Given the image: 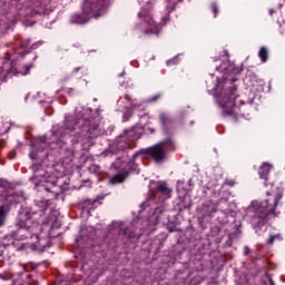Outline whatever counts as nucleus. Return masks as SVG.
Here are the masks:
<instances>
[{
  "mask_svg": "<svg viewBox=\"0 0 285 285\" xmlns=\"http://www.w3.org/2000/svg\"><path fill=\"white\" fill-rule=\"evenodd\" d=\"M77 118L73 122L72 127V118H66L65 128L63 127H53L52 134L50 138L41 137L40 141L45 144H57L61 146L63 144V136L71 132L72 137L76 139H71L72 144H79L80 141H88V139H95L101 135V130H99V125L95 121V119H87L81 115V110L79 108L76 109Z\"/></svg>",
  "mask_w": 285,
  "mask_h": 285,
  "instance_id": "obj_1",
  "label": "nucleus"
},
{
  "mask_svg": "<svg viewBox=\"0 0 285 285\" xmlns=\"http://www.w3.org/2000/svg\"><path fill=\"white\" fill-rule=\"evenodd\" d=\"M282 197H284V190L279 187H274L271 191H267V198L261 202V206L253 217V224L264 226V224L268 222V216L275 215V210H277Z\"/></svg>",
  "mask_w": 285,
  "mask_h": 285,
  "instance_id": "obj_2",
  "label": "nucleus"
},
{
  "mask_svg": "<svg viewBox=\"0 0 285 285\" xmlns=\"http://www.w3.org/2000/svg\"><path fill=\"white\" fill-rule=\"evenodd\" d=\"M107 4V1L101 4L86 3L82 8V13H76L71 17V23H88L92 18L99 19L104 14Z\"/></svg>",
  "mask_w": 285,
  "mask_h": 285,
  "instance_id": "obj_3",
  "label": "nucleus"
},
{
  "mask_svg": "<svg viewBox=\"0 0 285 285\" xmlns=\"http://www.w3.org/2000/svg\"><path fill=\"white\" fill-rule=\"evenodd\" d=\"M235 99H237V87L232 86L222 91L219 99V106L223 108L224 117H237V105H235Z\"/></svg>",
  "mask_w": 285,
  "mask_h": 285,
  "instance_id": "obj_4",
  "label": "nucleus"
},
{
  "mask_svg": "<svg viewBox=\"0 0 285 285\" xmlns=\"http://www.w3.org/2000/svg\"><path fill=\"white\" fill-rule=\"evenodd\" d=\"M135 139H137V136H135V130L130 129L125 135L116 139V145L111 147V153L117 155L119 151L126 150V148H132L130 144H132Z\"/></svg>",
  "mask_w": 285,
  "mask_h": 285,
  "instance_id": "obj_5",
  "label": "nucleus"
},
{
  "mask_svg": "<svg viewBox=\"0 0 285 285\" xmlns=\"http://www.w3.org/2000/svg\"><path fill=\"white\" fill-rule=\"evenodd\" d=\"M18 219L21 226L28 227V230H31V233H33L31 237H35L36 240H39V234L37 233V230H41V225H39V223H33V227H30V225H28L30 224V219H32V214L28 212V209H24L18 215ZM35 228L37 230H35Z\"/></svg>",
  "mask_w": 285,
  "mask_h": 285,
  "instance_id": "obj_6",
  "label": "nucleus"
},
{
  "mask_svg": "<svg viewBox=\"0 0 285 285\" xmlns=\"http://www.w3.org/2000/svg\"><path fill=\"white\" fill-rule=\"evenodd\" d=\"M138 17L142 19V28H145V35H150L157 32L159 24L153 19L150 12L141 11Z\"/></svg>",
  "mask_w": 285,
  "mask_h": 285,
  "instance_id": "obj_7",
  "label": "nucleus"
},
{
  "mask_svg": "<svg viewBox=\"0 0 285 285\" xmlns=\"http://www.w3.org/2000/svg\"><path fill=\"white\" fill-rule=\"evenodd\" d=\"M166 144L160 142L147 149V153L155 161H161L166 159Z\"/></svg>",
  "mask_w": 285,
  "mask_h": 285,
  "instance_id": "obj_8",
  "label": "nucleus"
},
{
  "mask_svg": "<svg viewBox=\"0 0 285 285\" xmlns=\"http://www.w3.org/2000/svg\"><path fill=\"white\" fill-rule=\"evenodd\" d=\"M115 228L119 230V235H124L128 239H135V230L130 229V227H126L124 223H115Z\"/></svg>",
  "mask_w": 285,
  "mask_h": 285,
  "instance_id": "obj_9",
  "label": "nucleus"
},
{
  "mask_svg": "<svg viewBox=\"0 0 285 285\" xmlns=\"http://www.w3.org/2000/svg\"><path fill=\"white\" fill-rule=\"evenodd\" d=\"M156 193H161L164 197L170 198V193H173V189L168 187V184L165 181H157L155 186Z\"/></svg>",
  "mask_w": 285,
  "mask_h": 285,
  "instance_id": "obj_10",
  "label": "nucleus"
},
{
  "mask_svg": "<svg viewBox=\"0 0 285 285\" xmlns=\"http://www.w3.org/2000/svg\"><path fill=\"white\" fill-rule=\"evenodd\" d=\"M272 168L273 166L271 164L264 163L258 170L261 179H268V174L271 173Z\"/></svg>",
  "mask_w": 285,
  "mask_h": 285,
  "instance_id": "obj_11",
  "label": "nucleus"
},
{
  "mask_svg": "<svg viewBox=\"0 0 285 285\" xmlns=\"http://www.w3.org/2000/svg\"><path fill=\"white\" fill-rule=\"evenodd\" d=\"M258 57L263 63H266L268 61V49L266 47H261Z\"/></svg>",
  "mask_w": 285,
  "mask_h": 285,
  "instance_id": "obj_12",
  "label": "nucleus"
},
{
  "mask_svg": "<svg viewBox=\"0 0 285 285\" xmlns=\"http://www.w3.org/2000/svg\"><path fill=\"white\" fill-rule=\"evenodd\" d=\"M125 179H126V176H124V174H118L109 179V184H111V185L124 184Z\"/></svg>",
  "mask_w": 285,
  "mask_h": 285,
  "instance_id": "obj_13",
  "label": "nucleus"
},
{
  "mask_svg": "<svg viewBox=\"0 0 285 285\" xmlns=\"http://www.w3.org/2000/svg\"><path fill=\"white\" fill-rule=\"evenodd\" d=\"M160 121L163 126L167 127L170 126V124H173V118H170L168 114H160Z\"/></svg>",
  "mask_w": 285,
  "mask_h": 285,
  "instance_id": "obj_14",
  "label": "nucleus"
},
{
  "mask_svg": "<svg viewBox=\"0 0 285 285\" xmlns=\"http://www.w3.org/2000/svg\"><path fill=\"white\" fill-rule=\"evenodd\" d=\"M205 215H213V213H217V209H215V206L213 204L204 205Z\"/></svg>",
  "mask_w": 285,
  "mask_h": 285,
  "instance_id": "obj_15",
  "label": "nucleus"
},
{
  "mask_svg": "<svg viewBox=\"0 0 285 285\" xmlns=\"http://www.w3.org/2000/svg\"><path fill=\"white\" fill-rule=\"evenodd\" d=\"M6 222V210L3 207H0V226H3V223Z\"/></svg>",
  "mask_w": 285,
  "mask_h": 285,
  "instance_id": "obj_16",
  "label": "nucleus"
},
{
  "mask_svg": "<svg viewBox=\"0 0 285 285\" xmlns=\"http://www.w3.org/2000/svg\"><path fill=\"white\" fill-rule=\"evenodd\" d=\"M2 72L7 70L8 75H17V69L10 68L6 69V66L1 67Z\"/></svg>",
  "mask_w": 285,
  "mask_h": 285,
  "instance_id": "obj_17",
  "label": "nucleus"
},
{
  "mask_svg": "<svg viewBox=\"0 0 285 285\" xmlns=\"http://www.w3.org/2000/svg\"><path fill=\"white\" fill-rule=\"evenodd\" d=\"M210 9H212V12H214V17H217V11H218L217 3L213 2L210 4Z\"/></svg>",
  "mask_w": 285,
  "mask_h": 285,
  "instance_id": "obj_18",
  "label": "nucleus"
},
{
  "mask_svg": "<svg viewBox=\"0 0 285 285\" xmlns=\"http://www.w3.org/2000/svg\"><path fill=\"white\" fill-rule=\"evenodd\" d=\"M40 206H41V208H48V200H46V202H40Z\"/></svg>",
  "mask_w": 285,
  "mask_h": 285,
  "instance_id": "obj_19",
  "label": "nucleus"
},
{
  "mask_svg": "<svg viewBox=\"0 0 285 285\" xmlns=\"http://www.w3.org/2000/svg\"><path fill=\"white\" fill-rule=\"evenodd\" d=\"M249 254H250V248L248 246H245L244 255H249Z\"/></svg>",
  "mask_w": 285,
  "mask_h": 285,
  "instance_id": "obj_20",
  "label": "nucleus"
},
{
  "mask_svg": "<svg viewBox=\"0 0 285 285\" xmlns=\"http://www.w3.org/2000/svg\"><path fill=\"white\" fill-rule=\"evenodd\" d=\"M225 184L227 186H235V181H233V180H226Z\"/></svg>",
  "mask_w": 285,
  "mask_h": 285,
  "instance_id": "obj_21",
  "label": "nucleus"
},
{
  "mask_svg": "<svg viewBox=\"0 0 285 285\" xmlns=\"http://www.w3.org/2000/svg\"><path fill=\"white\" fill-rule=\"evenodd\" d=\"M274 242H275L274 236L273 235L269 236V239L267 240V244H274Z\"/></svg>",
  "mask_w": 285,
  "mask_h": 285,
  "instance_id": "obj_22",
  "label": "nucleus"
},
{
  "mask_svg": "<svg viewBox=\"0 0 285 285\" xmlns=\"http://www.w3.org/2000/svg\"><path fill=\"white\" fill-rule=\"evenodd\" d=\"M16 157H17V151H11V153H10V158H11V159H14Z\"/></svg>",
  "mask_w": 285,
  "mask_h": 285,
  "instance_id": "obj_23",
  "label": "nucleus"
},
{
  "mask_svg": "<svg viewBox=\"0 0 285 285\" xmlns=\"http://www.w3.org/2000/svg\"><path fill=\"white\" fill-rule=\"evenodd\" d=\"M272 236H274V239H282V235H279V234L272 235Z\"/></svg>",
  "mask_w": 285,
  "mask_h": 285,
  "instance_id": "obj_24",
  "label": "nucleus"
},
{
  "mask_svg": "<svg viewBox=\"0 0 285 285\" xmlns=\"http://www.w3.org/2000/svg\"><path fill=\"white\" fill-rule=\"evenodd\" d=\"M157 99H159V95H157L156 97L151 98L150 101H157Z\"/></svg>",
  "mask_w": 285,
  "mask_h": 285,
  "instance_id": "obj_25",
  "label": "nucleus"
},
{
  "mask_svg": "<svg viewBox=\"0 0 285 285\" xmlns=\"http://www.w3.org/2000/svg\"><path fill=\"white\" fill-rule=\"evenodd\" d=\"M131 168H132V170H137V165L135 163H132Z\"/></svg>",
  "mask_w": 285,
  "mask_h": 285,
  "instance_id": "obj_26",
  "label": "nucleus"
},
{
  "mask_svg": "<svg viewBox=\"0 0 285 285\" xmlns=\"http://www.w3.org/2000/svg\"><path fill=\"white\" fill-rule=\"evenodd\" d=\"M269 283H271L272 285H275V282H273V278H269Z\"/></svg>",
  "mask_w": 285,
  "mask_h": 285,
  "instance_id": "obj_27",
  "label": "nucleus"
},
{
  "mask_svg": "<svg viewBox=\"0 0 285 285\" xmlns=\"http://www.w3.org/2000/svg\"><path fill=\"white\" fill-rule=\"evenodd\" d=\"M79 70H80V68H76V69H75V72H79Z\"/></svg>",
  "mask_w": 285,
  "mask_h": 285,
  "instance_id": "obj_28",
  "label": "nucleus"
},
{
  "mask_svg": "<svg viewBox=\"0 0 285 285\" xmlns=\"http://www.w3.org/2000/svg\"><path fill=\"white\" fill-rule=\"evenodd\" d=\"M91 168H94L95 170H97L98 167L94 165Z\"/></svg>",
  "mask_w": 285,
  "mask_h": 285,
  "instance_id": "obj_29",
  "label": "nucleus"
},
{
  "mask_svg": "<svg viewBox=\"0 0 285 285\" xmlns=\"http://www.w3.org/2000/svg\"><path fill=\"white\" fill-rule=\"evenodd\" d=\"M216 70H222V67H216Z\"/></svg>",
  "mask_w": 285,
  "mask_h": 285,
  "instance_id": "obj_30",
  "label": "nucleus"
},
{
  "mask_svg": "<svg viewBox=\"0 0 285 285\" xmlns=\"http://www.w3.org/2000/svg\"><path fill=\"white\" fill-rule=\"evenodd\" d=\"M228 70H233V66H229V69Z\"/></svg>",
  "mask_w": 285,
  "mask_h": 285,
  "instance_id": "obj_31",
  "label": "nucleus"
},
{
  "mask_svg": "<svg viewBox=\"0 0 285 285\" xmlns=\"http://www.w3.org/2000/svg\"><path fill=\"white\" fill-rule=\"evenodd\" d=\"M30 157H31V159H35V157L32 156V154H30Z\"/></svg>",
  "mask_w": 285,
  "mask_h": 285,
  "instance_id": "obj_32",
  "label": "nucleus"
},
{
  "mask_svg": "<svg viewBox=\"0 0 285 285\" xmlns=\"http://www.w3.org/2000/svg\"><path fill=\"white\" fill-rule=\"evenodd\" d=\"M150 132H155V129H150Z\"/></svg>",
  "mask_w": 285,
  "mask_h": 285,
  "instance_id": "obj_33",
  "label": "nucleus"
},
{
  "mask_svg": "<svg viewBox=\"0 0 285 285\" xmlns=\"http://www.w3.org/2000/svg\"><path fill=\"white\" fill-rule=\"evenodd\" d=\"M43 210H46L45 208L43 209H41V213H43Z\"/></svg>",
  "mask_w": 285,
  "mask_h": 285,
  "instance_id": "obj_34",
  "label": "nucleus"
},
{
  "mask_svg": "<svg viewBox=\"0 0 285 285\" xmlns=\"http://www.w3.org/2000/svg\"><path fill=\"white\" fill-rule=\"evenodd\" d=\"M43 210H46L45 208L43 209H41V213H43Z\"/></svg>",
  "mask_w": 285,
  "mask_h": 285,
  "instance_id": "obj_35",
  "label": "nucleus"
},
{
  "mask_svg": "<svg viewBox=\"0 0 285 285\" xmlns=\"http://www.w3.org/2000/svg\"><path fill=\"white\" fill-rule=\"evenodd\" d=\"M46 190H47V193H48V190H49V189H48V188H46Z\"/></svg>",
  "mask_w": 285,
  "mask_h": 285,
  "instance_id": "obj_36",
  "label": "nucleus"
}]
</instances>
